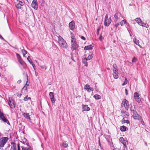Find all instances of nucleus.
<instances>
[{"instance_id": "1", "label": "nucleus", "mask_w": 150, "mask_h": 150, "mask_svg": "<svg viewBox=\"0 0 150 150\" xmlns=\"http://www.w3.org/2000/svg\"><path fill=\"white\" fill-rule=\"evenodd\" d=\"M58 38V42L60 45L64 48H67V45L64 40L60 35L59 36Z\"/></svg>"}, {"instance_id": "2", "label": "nucleus", "mask_w": 150, "mask_h": 150, "mask_svg": "<svg viewBox=\"0 0 150 150\" xmlns=\"http://www.w3.org/2000/svg\"><path fill=\"white\" fill-rule=\"evenodd\" d=\"M131 111L132 112L133 115H132L133 117L135 119L138 120H139L140 117H141L140 115H139L137 111L135 110H134V109H133L132 108H130Z\"/></svg>"}, {"instance_id": "3", "label": "nucleus", "mask_w": 150, "mask_h": 150, "mask_svg": "<svg viewBox=\"0 0 150 150\" xmlns=\"http://www.w3.org/2000/svg\"><path fill=\"white\" fill-rule=\"evenodd\" d=\"M115 18L114 21H119L123 18V16L119 12L116 13L114 15Z\"/></svg>"}, {"instance_id": "4", "label": "nucleus", "mask_w": 150, "mask_h": 150, "mask_svg": "<svg viewBox=\"0 0 150 150\" xmlns=\"http://www.w3.org/2000/svg\"><path fill=\"white\" fill-rule=\"evenodd\" d=\"M108 15L107 14L105 16L104 21V25L106 26H109L112 21L111 18H109L108 19Z\"/></svg>"}, {"instance_id": "5", "label": "nucleus", "mask_w": 150, "mask_h": 150, "mask_svg": "<svg viewBox=\"0 0 150 150\" xmlns=\"http://www.w3.org/2000/svg\"><path fill=\"white\" fill-rule=\"evenodd\" d=\"M119 140L123 144L124 150H127V144H128L127 140H125L122 137H120V138Z\"/></svg>"}, {"instance_id": "6", "label": "nucleus", "mask_w": 150, "mask_h": 150, "mask_svg": "<svg viewBox=\"0 0 150 150\" xmlns=\"http://www.w3.org/2000/svg\"><path fill=\"white\" fill-rule=\"evenodd\" d=\"M122 106L125 107L126 109H128L129 107V104L128 101L126 99H124L122 103Z\"/></svg>"}, {"instance_id": "7", "label": "nucleus", "mask_w": 150, "mask_h": 150, "mask_svg": "<svg viewBox=\"0 0 150 150\" xmlns=\"http://www.w3.org/2000/svg\"><path fill=\"white\" fill-rule=\"evenodd\" d=\"M8 103L11 108H15V104L11 98H9Z\"/></svg>"}, {"instance_id": "8", "label": "nucleus", "mask_w": 150, "mask_h": 150, "mask_svg": "<svg viewBox=\"0 0 150 150\" xmlns=\"http://www.w3.org/2000/svg\"><path fill=\"white\" fill-rule=\"evenodd\" d=\"M21 148V150H32L30 147L27 144H23Z\"/></svg>"}, {"instance_id": "9", "label": "nucleus", "mask_w": 150, "mask_h": 150, "mask_svg": "<svg viewBox=\"0 0 150 150\" xmlns=\"http://www.w3.org/2000/svg\"><path fill=\"white\" fill-rule=\"evenodd\" d=\"M31 6L32 7L35 9H37L38 8L37 0H33L31 4Z\"/></svg>"}, {"instance_id": "10", "label": "nucleus", "mask_w": 150, "mask_h": 150, "mask_svg": "<svg viewBox=\"0 0 150 150\" xmlns=\"http://www.w3.org/2000/svg\"><path fill=\"white\" fill-rule=\"evenodd\" d=\"M17 1H18L19 2L16 4V7L18 9H20L21 8V6L24 5V2L21 0H19Z\"/></svg>"}, {"instance_id": "11", "label": "nucleus", "mask_w": 150, "mask_h": 150, "mask_svg": "<svg viewBox=\"0 0 150 150\" xmlns=\"http://www.w3.org/2000/svg\"><path fill=\"white\" fill-rule=\"evenodd\" d=\"M49 95L50 97L51 102L52 103H54L55 102V100L54 93L52 92H50L49 93Z\"/></svg>"}, {"instance_id": "12", "label": "nucleus", "mask_w": 150, "mask_h": 150, "mask_svg": "<svg viewBox=\"0 0 150 150\" xmlns=\"http://www.w3.org/2000/svg\"><path fill=\"white\" fill-rule=\"evenodd\" d=\"M134 97L135 100L138 103H139L141 101V99L139 96L138 93L136 92L134 94Z\"/></svg>"}, {"instance_id": "13", "label": "nucleus", "mask_w": 150, "mask_h": 150, "mask_svg": "<svg viewBox=\"0 0 150 150\" xmlns=\"http://www.w3.org/2000/svg\"><path fill=\"white\" fill-rule=\"evenodd\" d=\"M69 26L70 29L71 30H73L75 27V23L74 21H72L69 24Z\"/></svg>"}, {"instance_id": "14", "label": "nucleus", "mask_w": 150, "mask_h": 150, "mask_svg": "<svg viewBox=\"0 0 150 150\" xmlns=\"http://www.w3.org/2000/svg\"><path fill=\"white\" fill-rule=\"evenodd\" d=\"M16 55L18 62L21 65H23V60L22 59L20 55L17 53H16Z\"/></svg>"}, {"instance_id": "15", "label": "nucleus", "mask_w": 150, "mask_h": 150, "mask_svg": "<svg viewBox=\"0 0 150 150\" xmlns=\"http://www.w3.org/2000/svg\"><path fill=\"white\" fill-rule=\"evenodd\" d=\"M71 44V49L72 50H75L78 47V45L76 43H73Z\"/></svg>"}, {"instance_id": "16", "label": "nucleus", "mask_w": 150, "mask_h": 150, "mask_svg": "<svg viewBox=\"0 0 150 150\" xmlns=\"http://www.w3.org/2000/svg\"><path fill=\"white\" fill-rule=\"evenodd\" d=\"M0 118L4 122H6L7 120L3 114L0 111Z\"/></svg>"}, {"instance_id": "17", "label": "nucleus", "mask_w": 150, "mask_h": 150, "mask_svg": "<svg viewBox=\"0 0 150 150\" xmlns=\"http://www.w3.org/2000/svg\"><path fill=\"white\" fill-rule=\"evenodd\" d=\"M143 27H144L146 28H148L149 27V25L146 23H144L142 21L140 22V25Z\"/></svg>"}, {"instance_id": "18", "label": "nucleus", "mask_w": 150, "mask_h": 150, "mask_svg": "<svg viewBox=\"0 0 150 150\" xmlns=\"http://www.w3.org/2000/svg\"><path fill=\"white\" fill-rule=\"evenodd\" d=\"M23 115L24 117L26 118L27 119H29V120H31L30 115L28 113H23Z\"/></svg>"}, {"instance_id": "19", "label": "nucleus", "mask_w": 150, "mask_h": 150, "mask_svg": "<svg viewBox=\"0 0 150 150\" xmlns=\"http://www.w3.org/2000/svg\"><path fill=\"white\" fill-rule=\"evenodd\" d=\"M113 71H118L117 66L116 64H114L113 65Z\"/></svg>"}, {"instance_id": "20", "label": "nucleus", "mask_w": 150, "mask_h": 150, "mask_svg": "<svg viewBox=\"0 0 150 150\" xmlns=\"http://www.w3.org/2000/svg\"><path fill=\"white\" fill-rule=\"evenodd\" d=\"M113 72V77L115 79H117L118 77V72L117 71H114Z\"/></svg>"}, {"instance_id": "21", "label": "nucleus", "mask_w": 150, "mask_h": 150, "mask_svg": "<svg viewBox=\"0 0 150 150\" xmlns=\"http://www.w3.org/2000/svg\"><path fill=\"white\" fill-rule=\"evenodd\" d=\"M83 109L84 110L89 111L90 110V108L88 106L86 105H83Z\"/></svg>"}, {"instance_id": "22", "label": "nucleus", "mask_w": 150, "mask_h": 150, "mask_svg": "<svg viewBox=\"0 0 150 150\" xmlns=\"http://www.w3.org/2000/svg\"><path fill=\"white\" fill-rule=\"evenodd\" d=\"M133 41L137 45H139L140 47H141V46L139 44V40H137L136 38H134L133 39Z\"/></svg>"}, {"instance_id": "23", "label": "nucleus", "mask_w": 150, "mask_h": 150, "mask_svg": "<svg viewBox=\"0 0 150 150\" xmlns=\"http://www.w3.org/2000/svg\"><path fill=\"white\" fill-rule=\"evenodd\" d=\"M93 46L91 45H88L87 46H85L84 47V50H91L92 49Z\"/></svg>"}, {"instance_id": "24", "label": "nucleus", "mask_w": 150, "mask_h": 150, "mask_svg": "<svg viewBox=\"0 0 150 150\" xmlns=\"http://www.w3.org/2000/svg\"><path fill=\"white\" fill-rule=\"evenodd\" d=\"M127 129V128L124 126H121L120 128V130L122 132L126 131Z\"/></svg>"}, {"instance_id": "25", "label": "nucleus", "mask_w": 150, "mask_h": 150, "mask_svg": "<svg viewBox=\"0 0 150 150\" xmlns=\"http://www.w3.org/2000/svg\"><path fill=\"white\" fill-rule=\"evenodd\" d=\"M94 97L96 100L100 99L101 98V96L100 95H98V94H95L94 96Z\"/></svg>"}, {"instance_id": "26", "label": "nucleus", "mask_w": 150, "mask_h": 150, "mask_svg": "<svg viewBox=\"0 0 150 150\" xmlns=\"http://www.w3.org/2000/svg\"><path fill=\"white\" fill-rule=\"evenodd\" d=\"M126 23V21L125 20H123L121 21L119 23L121 26L124 25Z\"/></svg>"}, {"instance_id": "27", "label": "nucleus", "mask_w": 150, "mask_h": 150, "mask_svg": "<svg viewBox=\"0 0 150 150\" xmlns=\"http://www.w3.org/2000/svg\"><path fill=\"white\" fill-rule=\"evenodd\" d=\"M135 21L137 22V23H138V24L139 25H140V22H141L142 20L141 19H140V18H136L135 19Z\"/></svg>"}, {"instance_id": "28", "label": "nucleus", "mask_w": 150, "mask_h": 150, "mask_svg": "<svg viewBox=\"0 0 150 150\" xmlns=\"http://www.w3.org/2000/svg\"><path fill=\"white\" fill-rule=\"evenodd\" d=\"M90 86L88 84H86L84 86V88L87 90V91L89 92V88Z\"/></svg>"}, {"instance_id": "29", "label": "nucleus", "mask_w": 150, "mask_h": 150, "mask_svg": "<svg viewBox=\"0 0 150 150\" xmlns=\"http://www.w3.org/2000/svg\"><path fill=\"white\" fill-rule=\"evenodd\" d=\"M125 123L128 124L129 123V121L128 120H126L124 118H123L122 121V123Z\"/></svg>"}, {"instance_id": "30", "label": "nucleus", "mask_w": 150, "mask_h": 150, "mask_svg": "<svg viewBox=\"0 0 150 150\" xmlns=\"http://www.w3.org/2000/svg\"><path fill=\"white\" fill-rule=\"evenodd\" d=\"M21 51L23 53V56L24 57H25V54L27 53V51L26 50H23V49Z\"/></svg>"}, {"instance_id": "31", "label": "nucleus", "mask_w": 150, "mask_h": 150, "mask_svg": "<svg viewBox=\"0 0 150 150\" xmlns=\"http://www.w3.org/2000/svg\"><path fill=\"white\" fill-rule=\"evenodd\" d=\"M117 22L118 21H114V22H115V24L114 25V26L116 28L120 24L119 23Z\"/></svg>"}, {"instance_id": "32", "label": "nucleus", "mask_w": 150, "mask_h": 150, "mask_svg": "<svg viewBox=\"0 0 150 150\" xmlns=\"http://www.w3.org/2000/svg\"><path fill=\"white\" fill-rule=\"evenodd\" d=\"M12 149L13 150H16V146L15 144L14 143L13 144L12 146Z\"/></svg>"}, {"instance_id": "33", "label": "nucleus", "mask_w": 150, "mask_h": 150, "mask_svg": "<svg viewBox=\"0 0 150 150\" xmlns=\"http://www.w3.org/2000/svg\"><path fill=\"white\" fill-rule=\"evenodd\" d=\"M92 58V55H89L87 58H86V60H89L91 59Z\"/></svg>"}, {"instance_id": "34", "label": "nucleus", "mask_w": 150, "mask_h": 150, "mask_svg": "<svg viewBox=\"0 0 150 150\" xmlns=\"http://www.w3.org/2000/svg\"><path fill=\"white\" fill-rule=\"evenodd\" d=\"M30 97H28L27 96H26L24 99V100L25 101H27L29 100H30Z\"/></svg>"}, {"instance_id": "35", "label": "nucleus", "mask_w": 150, "mask_h": 150, "mask_svg": "<svg viewBox=\"0 0 150 150\" xmlns=\"http://www.w3.org/2000/svg\"><path fill=\"white\" fill-rule=\"evenodd\" d=\"M22 145H20L19 144H18L17 145V147L18 148V150H21V147Z\"/></svg>"}, {"instance_id": "36", "label": "nucleus", "mask_w": 150, "mask_h": 150, "mask_svg": "<svg viewBox=\"0 0 150 150\" xmlns=\"http://www.w3.org/2000/svg\"><path fill=\"white\" fill-rule=\"evenodd\" d=\"M139 120H141V123L143 125H144V121L143 120L142 118V117H140V118L139 119Z\"/></svg>"}, {"instance_id": "37", "label": "nucleus", "mask_w": 150, "mask_h": 150, "mask_svg": "<svg viewBox=\"0 0 150 150\" xmlns=\"http://www.w3.org/2000/svg\"><path fill=\"white\" fill-rule=\"evenodd\" d=\"M137 58L135 57H134L132 60V62H135L136 61H137Z\"/></svg>"}, {"instance_id": "38", "label": "nucleus", "mask_w": 150, "mask_h": 150, "mask_svg": "<svg viewBox=\"0 0 150 150\" xmlns=\"http://www.w3.org/2000/svg\"><path fill=\"white\" fill-rule=\"evenodd\" d=\"M127 79H125V80L124 82V83L122 84V85L124 86V85H125L126 84H127Z\"/></svg>"}, {"instance_id": "39", "label": "nucleus", "mask_w": 150, "mask_h": 150, "mask_svg": "<svg viewBox=\"0 0 150 150\" xmlns=\"http://www.w3.org/2000/svg\"><path fill=\"white\" fill-rule=\"evenodd\" d=\"M73 38L71 39V43H76V41L74 38Z\"/></svg>"}, {"instance_id": "40", "label": "nucleus", "mask_w": 150, "mask_h": 150, "mask_svg": "<svg viewBox=\"0 0 150 150\" xmlns=\"http://www.w3.org/2000/svg\"><path fill=\"white\" fill-rule=\"evenodd\" d=\"M63 146L64 147H67V146H68V144L67 143H66L65 142L64 143H63Z\"/></svg>"}, {"instance_id": "41", "label": "nucleus", "mask_w": 150, "mask_h": 150, "mask_svg": "<svg viewBox=\"0 0 150 150\" xmlns=\"http://www.w3.org/2000/svg\"><path fill=\"white\" fill-rule=\"evenodd\" d=\"M40 67L42 69H44L45 68V69H47V67L46 66L44 65L41 66Z\"/></svg>"}, {"instance_id": "42", "label": "nucleus", "mask_w": 150, "mask_h": 150, "mask_svg": "<svg viewBox=\"0 0 150 150\" xmlns=\"http://www.w3.org/2000/svg\"><path fill=\"white\" fill-rule=\"evenodd\" d=\"M103 39V37L102 35H100V36L99 38V39L100 40H101Z\"/></svg>"}, {"instance_id": "43", "label": "nucleus", "mask_w": 150, "mask_h": 150, "mask_svg": "<svg viewBox=\"0 0 150 150\" xmlns=\"http://www.w3.org/2000/svg\"><path fill=\"white\" fill-rule=\"evenodd\" d=\"M89 92H90V91H93L94 89L93 88H91L89 86Z\"/></svg>"}, {"instance_id": "44", "label": "nucleus", "mask_w": 150, "mask_h": 150, "mask_svg": "<svg viewBox=\"0 0 150 150\" xmlns=\"http://www.w3.org/2000/svg\"><path fill=\"white\" fill-rule=\"evenodd\" d=\"M27 59L29 62H30L31 61H30L31 59H30V56H28V57Z\"/></svg>"}, {"instance_id": "45", "label": "nucleus", "mask_w": 150, "mask_h": 150, "mask_svg": "<svg viewBox=\"0 0 150 150\" xmlns=\"http://www.w3.org/2000/svg\"><path fill=\"white\" fill-rule=\"evenodd\" d=\"M100 30V27L98 28L97 29V33L98 34L99 33V31Z\"/></svg>"}, {"instance_id": "46", "label": "nucleus", "mask_w": 150, "mask_h": 150, "mask_svg": "<svg viewBox=\"0 0 150 150\" xmlns=\"http://www.w3.org/2000/svg\"><path fill=\"white\" fill-rule=\"evenodd\" d=\"M125 94L126 95L128 94V91L127 89L126 88L125 89Z\"/></svg>"}, {"instance_id": "47", "label": "nucleus", "mask_w": 150, "mask_h": 150, "mask_svg": "<svg viewBox=\"0 0 150 150\" xmlns=\"http://www.w3.org/2000/svg\"><path fill=\"white\" fill-rule=\"evenodd\" d=\"M81 39H82V40H86V38L84 36H81Z\"/></svg>"}, {"instance_id": "48", "label": "nucleus", "mask_w": 150, "mask_h": 150, "mask_svg": "<svg viewBox=\"0 0 150 150\" xmlns=\"http://www.w3.org/2000/svg\"><path fill=\"white\" fill-rule=\"evenodd\" d=\"M33 67V68L34 69L35 71V65L34 64L32 65Z\"/></svg>"}, {"instance_id": "49", "label": "nucleus", "mask_w": 150, "mask_h": 150, "mask_svg": "<svg viewBox=\"0 0 150 150\" xmlns=\"http://www.w3.org/2000/svg\"><path fill=\"white\" fill-rule=\"evenodd\" d=\"M21 80H19L17 81V82L18 83H21Z\"/></svg>"}, {"instance_id": "50", "label": "nucleus", "mask_w": 150, "mask_h": 150, "mask_svg": "<svg viewBox=\"0 0 150 150\" xmlns=\"http://www.w3.org/2000/svg\"><path fill=\"white\" fill-rule=\"evenodd\" d=\"M71 39H72V38H74V36H73V35L72 34H71Z\"/></svg>"}, {"instance_id": "51", "label": "nucleus", "mask_w": 150, "mask_h": 150, "mask_svg": "<svg viewBox=\"0 0 150 150\" xmlns=\"http://www.w3.org/2000/svg\"><path fill=\"white\" fill-rule=\"evenodd\" d=\"M29 63H30V64H31V65H32L33 64H33V63L31 61L30 62H29Z\"/></svg>"}, {"instance_id": "52", "label": "nucleus", "mask_w": 150, "mask_h": 150, "mask_svg": "<svg viewBox=\"0 0 150 150\" xmlns=\"http://www.w3.org/2000/svg\"><path fill=\"white\" fill-rule=\"evenodd\" d=\"M35 76H37L38 75V74L36 72V71H35Z\"/></svg>"}, {"instance_id": "53", "label": "nucleus", "mask_w": 150, "mask_h": 150, "mask_svg": "<svg viewBox=\"0 0 150 150\" xmlns=\"http://www.w3.org/2000/svg\"><path fill=\"white\" fill-rule=\"evenodd\" d=\"M87 65H88V64L87 63H86V64H85V66L86 67L87 66Z\"/></svg>"}, {"instance_id": "54", "label": "nucleus", "mask_w": 150, "mask_h": 150, "mask_svg": "<svg viewBox=\"0 0 150 150\" xmlns=\"http://www.w3.org/2000/svg\"><path fill=\"white\" fill-rule=\"evenodd\" d=\"M27 82H28V81H27L26 85L28 86V85H27Z\"/></svg>"}, {"instance_id": "55", "label": "nucleus", "mask_w": 150, "mask_h": 150, "mask_svg": "<svg viewBox=\"0 0 150 150\" xmlns=\"http://www.w3.org/2000/svg\"><path fill=\"white\" fill-rule=\"evenodd\" d=\"M21 94H20V95H19L18 96H21Z\"/></svg>"}, {"instance_id": "56", "label": "nucleus", "mask_w": 150, "mask_h": 150, "mask_svg": "<svg viewBox=\"0 0 150 150\" xmlns=\"http://www.w3.org/2000/svg\"><path fill=\"white\" fill-rule=\"evenodd\" d=\"M1 133H0V137H1Z\"/></svg>"}, {"instance_id": "57", "label": "nucleus", "mask_w": 150, "mask_h": 150, "mask_svg": "<svg viewBox=\"0 0 150 150\" xmlns=\"http://www.w3.org/2000/svg\"><path fill=\"white\" fill-rule=\"evenodd\" d=\"M1 76V74L0 73V76Z\"/></svg>"}, {"instance_id": "58", "label": "nucleus", "mask_w": 150, "mask_h": 150, "mask_svg": "<svg viewBox=\"0 0 150 150\" xmlns=\"http://www.w3.org/2000/svg\"><path fill=\"white\" fill-rule=\"evenodd\" d=\"M35 62H37V61H35Z\"/></svg>"}]
</instances>
